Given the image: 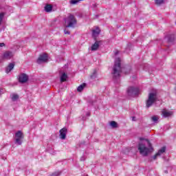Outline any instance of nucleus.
Wrapping results in <instances>:
<instances>
[{"label": "nucleus", "mask_w": 176, "mask_h": 176, "mask_svg": "<svg viewBox=\"0 0 176 176\" xmlns=\"http://www.w3.org/2000/svg\"><path fill=\"white\" fill-rule=\"evenodd\" d=\"M151 120L153 123H157V120H159V118L156 116L151 117Z\"/></svg>", "instance_id": "5701e85b"}, {"label": "nucleus", "mask_w": 176, "mask_h": 176, "mask_svg": "<svg viewBox=\"0 0 176 176\" xmlns=\"http://www.w3.org/2000/svg\"><path fill=\"white\" fill-rule=\"evenodd\" d=\"M13 68H14V64L10 63L6 69V74H9V72H10V71H12V69H13Z\"/></svg>", "instance_id": "4468645a"}, {"label": "nucleus", "mask_w": 176, "mask_h": 176, "mask_svg": "<svg viewBox=\"0 0 176 176\" xmlns=\"http://www.w3.org/2000/svg\"><path fill=\"white\" fill-rule=\"evenodd\" d=\"M20 83H26L28 82V76L26 74H21L19 76Z\"/></svg>", "instance_id": "9d476101"}, {"label": "nucleus", "mask_w": 176, "mask_h": 176, "mask_svg": "<svg viewBox=\"0 0 176 176\" xmlns=\"http://www.w3.org/2000/svg\"><path fill=\"white\" fill-rule=\"evenodd\" d=\"M53 9V6L50 4H47L45 6V10L47 12V13H50Z\"/></svg>", "instance_id": "2eb2a0df"}, {"label": "nucleus", "mask_w": 176, "mask_h": 176, "mask_svg": "<svg viewBox=\"0 0 176 176\" xmlns=\"http://www.w3.org/2000/svg\"><path fill=\"white\" fill-rule=\"evenodd\" d=\"M64 21V25L66 28H74L77 23L75 16L71 14L65 18Z\"/></svg>", "instance_id": "7ed1b4c3"}, {"label": "nucleus", "mask_w": 176, "mask_h": 176, "mask_svg": "<svg viewBox=\"0 0 176 176\" xmlns=\"http://www.w3.org/2000/svg\"><path fill=\"white\" fill-rule=\"evenodd\" d=\"M132 120H133V122H135V117H133Z\"/></svg>", "instance_id": "7c9ffc66"}, {"label": "nucleus", "mask_w": 176, "mask_h": 176, "mask_svg": "<svg viewBox=\"0 0 176 176\" xmlns=\"http://www.w3.org/2000/svg\"><path fill=\"white\" fill-rule=\"evenodd\" d=\"M100 32H101V30L98 27H96L92 30V36H94V39H96L98 35H100Z\"/></svg>", "instance_id": "f8f14e48"}, {"label": "nucleus", "mask_w": 176, "mask_h": 176, "mask_svg": "<svg viewBox=\"0 0 176 176\" xmlns=\"http://www.w3.org/2000/svg\"><path fill=\"white\" fill-rule=\"evenodd\" d=\"M156 101H157V95H156V93L148 94V97L146 102V108H151V106L153 105Z\"/></svg>", "instance_id": "20e7f679"}, {"label": "nucleus", "mask_w": 176, "mask_h": 176, "mask_svg": "<svg viewBox=\"0 0 176 176\" xmlns=\"http://www.w3.org/2000/svg\"><path fill=\"white\" fill-rule=\"evenodd\" d=\"M5 14L3 12L0 13V25L2 24V21H3V17Z\"/></svg>", "instance_id": "393cba45"}, {"label": "nucleus", "mask_w": 176, "mask_h": 176, "mask_svg": "<svg viewBox=\"0 0 176 176\" xmlns=\"http://www.w3.org/2000/svg\"><path fill=\"white\" fill-rule=\"evenodd\" d=\"M97 78V71L94 70L93 74L91 75V79H96Z\"/></svg>", "instance_id": "b1692460"}, {"label": "nucleus", "mask_w": 176, "mask_h": 176, "mask_svg": "<svg viewBox=\"0 0 176 176\" xmlns=\"http://www.w3.org/2000/svg\"><path fill=\"white\" fill-rule=\"evenodd\" d=\"M155 4H157L158 6H160V5H163L164 3V0H155Z\"/></svg>", "instance_id": "4be33fe9"}, {"label": "nucleus", "mask_w": 176, "mask_h": 176, "mask_svg": "<svg viewBox=\"0 0 176 176\" xmlns=\"http://www.w3.org/2000/svg\"><path fill=\"white\" fill-rule=\"evenodd\" d=\"M164 152H166V146H163L161 149H160L154 156L150 158V160H156V159H157V157L160 156H162Z\"/></svg>", "instance_id": "6e6552de"}, {"label": "nucleus", "mask_w": 176, "mask_h": 176, "mask_svg": "<svg viewBox=\"0 0 176 176\" xmlns=\"http://www.w3.org/2000/svg\"><path fill=\"white\" fill-rule=\"evenodd\" d=\"M101 41H96L94 45L91 47V50L92 52H96V50H98V48L100 47V43Z\"/></svg>", "instance_id": "ddd939ff"}, {"label": "nucleus", "mask_w": 176, "mask_h": 176, "mask_svg": "<svg viewBox=\"0 0 176 176\" xmlns=\"http://www.w3.org/2000/svg\"><path fill=\"white\" fill-rule=\"evenodd\" d=\"M138 149L142 156H147L149 153H152V152H153L152 144L148 139H146L144 142L140 143L138 144Z\"/></svg>", "instance_id": "f03ea898"}, {"label": "nucleus", "mask_w": 176, "mask_h": 176, "mask_svg": "<svg viewBox=\"0 0 176 176\" xmlns=\"http://www.w3.org/2000/svg\"><path fill=\"white\" fill-rule=\"evenodd\" d=\"M165 173H168V172L167 170H165Z\"/></svg>", "instance_id": "473e14b6"}, {"label": "nucleus", "mask_w": 176, "mask_h": 176, "mask_svg": "<svg viewBox=\"0 0 176 176\" xmlns=\"http://www.w3.org/2000/svg\"><path fill=\"white\" fill-rule=\"evenodd\" d=\"M3 46H5V43H0V47H3Z\"/></svg>", "instance_id": "c85d7f7f"}, {"label": "nucleus", "mask_w": 176, "mask_h": 176, "mask_svg": "<svg viewBox=\"0 0 176 176\" xmlns=\"http://www.w3.org/2000/svg\"><path fill=\"white\" fill-rule=\"evenodd\" d=\"M15 144H17L18 145H21V144H23V138H16Z\"/></svg>", "instance_id": "412c9836"}, {"label": "nucleus", "mask_w": 176, "mask_h": 176, "mask_svg": "<svg viewBox=\"0 0 176 176\" xmlns=\"http://www.w3.org/2000/svg\"><path fill=\"white\" fill-rule=\"evenodd\" d=\"M67 78H68L67 74L63 73L60 76V82H65V80H67Z\"/></svg>", "instance_id": "6ab92c4d"}, {"label": "nucleus", "mask_w": 176, "mask_h": 176, "mask_svg": "<svg viewBox=\"0 0 176 176\" xmlns=\"http://www.w3.org/2000/svg\"><path fill=\"white\" fill-rule=\"evenodd\" d=\"M64 34H65V35H69V34H71V32H69V31L67 30V29H65Z\"/></svg>", "instance_id": "cd10ccee"}, {"label": "nucleus", "mask_w": 176, "mask_h": 176, "mask_svg": "<svg viewBox=\"0 0 176 176\" xmlns=\"http://www.w3.org/2000/svg\"><path fill=\"white\" fill-rule=\"evenodd\" d=\"M1 92H2V91L0 90V94H1Z\"/></svg>", "instance_id": "72a5a7b5"}, {"label": "nucleus", "mask_w": 176, "mask_h": 176, "mask_svg": "<svg viewBox=\"0 0 176 176\" xmlns=\"http://www.w3.org/2000/svg\"><path fill=\"white\" fill-rule=\"evenodd\" d=\"M87 116H90V113H87Z\"/></svg>", "instance_id": "2f4dec72"}, {"label": "nucleus", "mask_w": 176, "mask_h": 176, "mask_svg": "<svg viewBox=\"0 0 176 176\" xmlns=\"http://www.w3.org/2000/svg\"><path fill=\"white\" fill-rule=\"evenodd\" d=\"M173 113H174L173 111L167 109H163L162 111L163 118H170V116H173Z\"/></svg>", "instance_id": "9b49d317"}, {"label": "nucleus", "mask_w": 176, "mask_h": 176, "mask_svg": "<svg viewBox=\"0 0 176 176\" xmlns=\"http://www.w3.org/2000/svg\"><path fill=\"white\" fill-rule=\"evenodd\" d=\"M110 126H111V127H112V129H118V122H116L115 121H111L110 122Z\"/></svg>", "instance_id": "a211bd4d"}, {"label": "nucleus", "mask_w": 176, "mask_h": 176, "mask_svg": "<svg viewBox=\"0 0 176 176\" xmlns=\"http://www.w3.org/2000/svg\"><path fill=\"white\" fill-rule=\"evenodd\" d=\"M60 175H61V172L57 171V172L52 173V175L51 176H59Z\"/></svg>", "instance_id": "bb28decb"}, {"label": "nucleus", "mask_w": 176, "mask_h": 176, "mask_svg": "<svg viewBox=\"0 0 176 176\" xmlns=\"http://www.w3.org/2000/svg\"><path fill=\"white\" fill-rule=\"evenodd\" d=\"M85 87H86L85 83L80 85V86L78 87L77 91H79V92L82 91L83 89H85Z\"/></svg>", "instance_id": "f3484780"}, {"label": "nucleus", "mask_w": 176, "mask_h": 176, "mask_svg": "<svg viewBox=\"0 0 176 176\" xmlns=\"http://www.w3.org/2000/svg\"><path fill=\"white\" fill-rule=\"evenodd\" d=\"M84 160H85L84 157H80V161H81V162H83Z\"/></svg>", "instance_id": "c756f323"}, {"label": "nucleus", "mask_w": 176, "mask_h": 176, "mask_svg": "<svg viewBox=\"0 0 176 176\" xmlns=\"http://www.w3.org/2000/svg\"><path fill=\"white\" fill-rule=\"evenodd\" d=\"M123 72L125 75H127L131 72V67L126 65L122 68L120 66V58H117L115 60L113 71L111 72L113 79H119L120 78V73Z\"/></svg>", "instance_id": "f257e3e1"}, {"label": "nucleus", "mask_w": 176, "mask_h": 176, "mask_svg": "<svg viewBox=\"0 0 176 176\" xmlns=\"http://www.w3.org/2000/svg\"><path fill=\"white\" fill-rule=\"evenodd\" d=\"M14 57V52L12 51H6L2 55L3 60H10Z\"/></svg>", "instance_id": "423d86ee"}, {"label": "nucleus", "mask_w": 176, "mask_h": 176, "mask_svg": "<svg viewBox=\"0 0 176 176\" xmlns=\"http://www.w3.org/2000/svg\"><path fill=\"white\" fill-rule=\"evenodd\" d=\"M11 100H12V101H17V100H19V95L15 94H12Z\"/></svg>", "instance_id": "aec40b11"}, {"label": "nucleus", "mask_w": 176, "mask_h": 176, "mask_svg": "<svg viewBox=\"0 0 176 176\" xmlns=\"http://www.w3.org/2000/svg\"><path fill=\"white\" fill-rule=\"evenodd\" d=\"M68 130L67 129V128L64 127L62 129H60L59 131V137L60 138V140H65V138H67V133Z\"/></svg>", "instance_id": "1a4fd4ad"}, {"label": "nucleus", "mask_w": 176, "mask_h": 176, "mask_svg": "<svg viewBox=\"0 0 176 176\" xmlns=\"http://www.w3.org/2000/svg\"><path fill=\"white\" fill-rule=\"evenodd\" d=\"M70 3L72 5H76L77 3H79V1L78 0H72L70 1Z\"/></svg>", "instance_id": "a878e982"}, {"label": "nucleus", "mask_w": 176, "mask_h": 176, "mask_svg": "<svg viewBox=\"0 0 176 176\" xmlns=\"http://www.w3.org/2000/svg\"><path fill=\"white\" fill-rule=\"evenodd\" d=\"M127 93L129 96H131V97H135V96H138V93H140V89L138 87H129L127 89Z\"/></svg>", "instance_id": "39448f33"}, {"label": "nucleus", "mask_w": 176, "mask_h": 176, "mask_svg": "<svg viewBox=\"0 0 176 176\" xmlns=\"http://www.w3.org/2000/svg\"><path fill=\"white\" fill-rule=\"evenodd\" d=\"M15 137L16 138H24V135H23V132H21V131H18L16 133H15Z\"/></svg>", "instance_id": "dca6fc26"}, {"label": "nucleus", "mask_w": 176, "mask_h": 176, "mask_svg": "<svg viewBox=\"0 0 176 176\" xmlns=\"http://www.w3.org/2000/svg\"><path fill=\"white\" fill-rule=\"evenodd\" d=\"M47 60H48L47 54H42L38 56L36 60V63L37 64H42V63H47Z\"/></svg>", "instance_id": "0eeeda50"}]
</instances>
